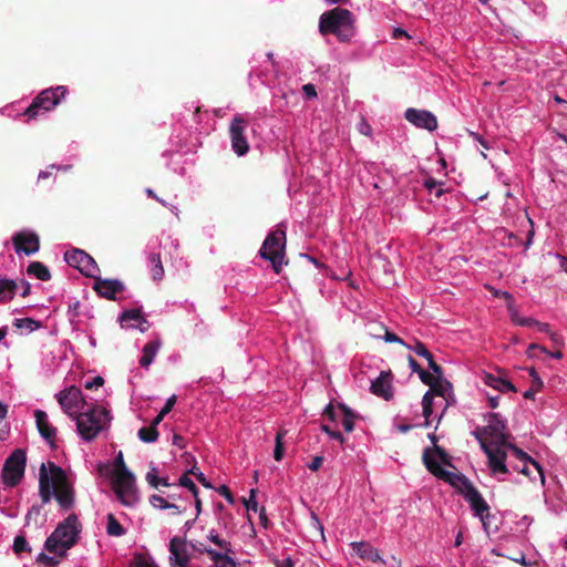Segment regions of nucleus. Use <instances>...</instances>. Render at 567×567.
Listing matches in <instances>:
<instances>
[{
  "label": "nucleus",
  "mask_w": 567,
  "mask_h": 567,
  "mask_svg": "<svg viewBox=\"0 0 567 567\" xmlns=\"http://www.w3.org/2000/svg\"><path fill=\"white\" fill-rule=\"evenodd\" d=\"M434 453L437 454L444 464L451 465L447 453L441 446L434 445L433 449L426 447L423 451L422 461L426 470L439 480H442L456 488L470 504L475 516L480 517L484 528L487 529L488 519L491 517L489 506L478 489L464 474L444 470L435 460Z\"/></svg>",
  "instance_id": "nucleus-1"
},
{
  "label": "nucleus",
  "mask_w": 567,
  "mask_h": 567,
  "mask_svg": "<svg viewBox=\"0 0 567 567\" xmlns=\"http://www.w3.org/2000/svg\"><path fill=\"white\" fill-rule=\"evenodd\" d=\"M354 22L350 10L336 7L320 16L319 31L322 35L333 34L339 41L349 42L355 33Z\"/></svg>",
  "instance_id": "nucleus-2"
},
{
  "label": "nucleus",
  "mask_w": 567,
  "mask_h": 567,
  "mask_svg": "<svg viewBox=\"0 0 567 567\" xmlns=\"http://www.w3.org/2000/svg\"><path fill=\"white\" fill-rule=\"evenodd\" d=\"M80 530L81 525L76 515L71 514L47 538L44 548L50 553L64 556L65 551L76 544Z\"/></svg>",
  "instance_id": "nucleus-3"
},
{
  "label": "nucleus",
  "mask_w": 567,
  "mask_h": 567,
  "mask_svg": "<svg viewBox=\"0 0 567 567\" xmlns=\"http://www.w3.org/2000/svg\"><path fill=\"white\" fill-rule=\"evenodd\" d=\"M74 420L81 437L85 441H93L110 423L109 410L99 404H89L86 410L80 412Z\"/></svg>",
  "instance_id": "nucleus-4"
},
{
  "label": "nucleus",
  "mask_w": 567,
  "mask_h": 567,
  "mask_svg": "<svg viewBox=\"0 0 567 567\" xmlns=\"http://www.w3.org/2000/svg\"><path fill=\"white\" fill-rule=\"evenodd\" d=\"M112 486L117 498L125 506H131L136 502L135 476L126 467L122 452L117 454L114 461Z\"/></svg>",
  "instance_id": "nucleus-5"
},
{
  "label": "nucleus",
  "mask_w": 567,
  "mask_h": 567,
  "mask_svg": "<svg viewBox=\"0 0 567 567\" xmlns=\"http://www.w3.org/2000/svg\"><path fill=\"white\" fill-rule=\"evenodd\" d=\"M285 250L286 231L281 228H277L266 237L259 250V255L261 258L271 262L276 274H280L285 259Z\"/></svg>",
  "instance_id": "nucleus-6"
},
{
  "label": "nucleus",
  "mask_w": 567,
  "mask_h": 567,
  "mask_svg": "<svg viewBox=\"0 0 567 567\" xmlns=\"http://www.w3.org/2000/svg\"><path fill=\"white\" fill-rule=\"evenodd\" d=\"M68 93V89L63 85L50 87L39 93L25 110L24 115L29 118H35L40 114L53 110Z\"/></svg>",
  "instance_id": "nucleus-7"
},
{
  "label": "nucleus",
  "mask_w": 567,
  "mask_h": 567,
  "mask_svg": "<svg viewBox=\"0 0 567 567\" xmlns=\"http://www.w3.org/2000/svg\"><path fill=\"white\" fill-rule=\"evenodd\" d=\"M27 454L22 449H16L4 461L1 480L3 485L16 487L24 476Z\"/></svg>",
  "instance_id": "nucleus-8"
},
{
  "label": "nucleus",
  "mask_w": 567,
  "mask_h": 567,
  "mask_svg": "<svg viewBox=\"0 0 567 567\" xmlns=\"http://www.w3.org/2000/svg\"><path fill=\"white\" fill-rule=\"evenodd\" d=\"M49 470L55 499L62 508L70 509L74 504V492L64 470L53 462H49Z\"/></svg>",
  "instance_id": "nucleus-9"
},
{
  "label": "nucleus",
  "mask_w": 567,
  "mask_h": 567,
  "mask_svg": "<svg viewBox=\"0 0 567 567\" xmlns=\"http://www.w3.org/2000/svg\"><path fill=\"white\" fill-rule=\"evenodd\" d=\"M505 430V420H503L498 413H491L488 415V424L483 427H478L474 432V435L477 440L481 436L483 440L487 441V443L504 445L507 444L509 436Z\"/></svg>",
  "instance_id": "nucleus-10"
},
{
  "label": "nucleus",
  "mask_w": 567,
  "mask_h": 567,
  "mask_svg": "<svg viewBox=\"0 0 567 567\" xmlns=\"http://www.w3.org/2000/svg\"><path fill=\"white\" fill-rule=\"evenodd\" d=\"M56 398L64 413L72 419L80 413V410H84L89 405L82 391L74 385L61 391Z\"/></svg>",
  "instance_id": "nucleus-11"
},
{
  "label": "nucleus",
  "mask_w": 567,
  "mask_h": 567,
  "mask_svg": "<svg viewBox=\"0 0 567 567\" xmlns=\"http://www.w3.org/2000/svg\"><path fill=\"white\" fill-rule=\"evenodd\" d=\"M478 442L487 456L488 467L491 468L492 473L507 474L509 470L506 465L507 454L505 451V445L487 443V441L483 440L481 436L478 437Z\"/></svg>",
  "instance_id": "nucleus-12"
},
{
  "label": "nucleus",
  "mask_w": 567,
  "mask_h": 567,
  "mask_svg": "<svg viewBox=\"0 0 567 567\" xmlns=\"http://www.w3.org/2000/svg\"><path fill=\"white\" fill-rule=\"evenodd\" d=\"M64 260L69 266L76 268L81 274L86 277L95 278L99 271L96 261L82 249H72L64 254Z\"/></svg>",
  "instance_id": "nucleus-13"
},
{
  "label": "nucleus",
  "mask_w": 567,
  "mask_h": 567,
  "mask_svg": "<svg viewBox=\"0 0 567 567\" xmlns=\"http://www.w3.org/2000/svg\"><path fill=\"white\" fill-rule=\"evenodd\" d=\"M247 126V120L240 114H236L229 125L231 147L238 156H243L249 151V144L244 135Z\"/></svg>",
  "instance_id": "nucleus-14"
},
{
  "label": "nucleus",
  "mask_w": 567,
  "mask_h": 567,
  "mask_svg": "<svg viewBox=\"0 0 567 567\" xmlns=\"http://www.w3.org/2000/svg\"><path fill=\"white\" fill-rule=\"evenodd\" d=\"M404 117L408 122L415 125L419 128H425L427 131H434L437 127V121L433 113L426 110L408 109L404 113Z\"/></svg>",
  "instance_id": "nucleus-15"
},
{
  "label": "nucleus",
  "mask_w": 567,
  "mask_h": 567,
  "mask_svg": "<svg viewBox=\"0 0 567 567\" xmlns=\"http://www.w3.org/2000/svg\"><path fill=\"white\" fill-rule=\"evenodd\" d=\"M12 243L17 252H24L27 256L37 252L40 248L39 236L34 233H17Z\"/></svg>",
  "instance_id": "nucleus-16"
},
{
  "label": "nucleus",
  "mask_w": 567,
  "mask_h": 567,
  "mask_svg": "<svg viewBox=\"0 0 567 567\" xmlns=\"http://www.w3.org/2000/svg\"><path fill=\"white\" fill-rule=\"evenodd\" d=\"M169 560L172 565L177 567H187L189 563V555L187 551V543L184 538L173 537L169 542Z\"/></svg>",
  "instance_id": "nucleus-17"
},
{
  "label": "nucleus",
  "mask_w": 567,
  "mask_h": 567,
  "mask_svg": "<svg viewBox=\"0 0 567 567\" xmlns=\"http://www.w3.org/2000/svg\"><path fill=\"white\" fill-rule=\"evenodd\" d=\"M370 390L374 395L390 401L393 398L391 371H382L380 375L372 381Z\"/></svg>",
  "instance_id": "nucleus-18"
},
{
  "label": "nucleus",
  "mask_w": 567,
  "mask_h": 567,
  "mask_svg": "<svg viewBox=\"0 0 567 567\" xmlns=\"http://www.w3.org/2000/svg\"><path fill=\"white\" fill-rule=\"evenodd\" d=\"M93 289L99 296L109 300H115L116 293L123 291L124 286L118 280L95 278Z\"/></svg>",
  "instance_id": "nucleus-19"
},
{
  "label": "nucleus",
  "mask_w": 567,
  "mask_h": 567,
  "mask_svg": "<svg viewBox=\"0 0 567 567\" xmlns=\"http://www.w3.org/2000/svg\"><path fill=\"white\" fill-rule=\"evenodd\" d=\"M35 424L40 435L54 447V437L56 429L48 421V414L42 410L34 411Z\"/></svg>",
  "instance_id": "nucleus-20"
},
{
  "label": "nucleus",
  "mask_w": 567,
  "mask_h": 567,
  "mask_svg": "<svg viewBox=\"0 0 567 567\" xmlns=\"http://www.w3.org/2000/svg\"><path fill=\"white\" fill-rule=\"evenodd\" d=\"M206 555L214 563V567H238L236 563V553L218 551L215 549H207Z\"/></svg>",
  "instance_id": "nucleus-21"
},
{
  "label": "nucleus",
  "mask_w": 567,
  "mask_h": 567,
  "mask_svg": "<svg viewBox=\"0 0 567 567\" xmlns=\"http://www.w3.org/2000/svg\"><path fill=\"white\" fill-rule=\"evenodd\" d=\"M120 321L123 327H136L140 328L142 332L147 329L146 327H143V324L147 323V321L138 309L124 311L120 317Z\"/></svg>",
  "instance_id": "nucleus-22"
},
{
  "label": "nucleus",
  "mask_w": 567,
  "mask_h": 567,
  "mask_svg": "<svg viewBox=\"0 0 567 567\" xmlns=\"http://www.w3.org/2000/svg\"><path fill=\"white\" fill-rule=\"evenodd\" d=\"M351 546H352L353 550L355 551V554L360 558L365 559V560H371V561H374V563L375 561L384 563L381 559V556H380L378 549H375L369 543H367V542L352 543Z\"/></svg>",
  "instance_id": "nucleus-23"
},
{
  "label": "nucleus",
  "mask_w": 567,
  "mask_h": 567,
  "mask_svg": "<svg viewBox=\"0 0 567 567\" xmlns=\"http://www.w3.org/2000/svg\"><path fill=\"white\" fill-rule=\"evenodd\" d=\"M51 474H48L45 464L43 463L40 467L39 477V494L43 503H49L52 497V494H54V492H52L51 489Z\"/></svg>",
  "instance_id": "nucleus-24"
},
{
  "label": "nucleus",
  "mask_w": 567,
  "mask_h": 567,
  "mask_svg": "<svg viewBox=\"0 0 567 567\" xmlns=\"http://www.w3.org/2000/svg\"><path fill=\"white\" fill-rule=\"evenodd\" d=\"M484 382L488 386H491L499 392H506V391L516 392L517 391L516 386L511 381L503 379L501 377L491 374V373H486L484 375Z\"/></svg>",
  "instance_id": "nucleus-25"
},
{
  "label": "nucleus",
  "mask_w": 567,
  "mask_h": 567,
  "mask_svg": "<svg viewBox=\"0 0 567 567\" xmlns=\"http://www.w3.org/2000/svg\"><path fill=\"white\" fill-rule=\"evenodd\" d=\"M162 343L159 340H152L150 342H147L144 348H143V354L140 359V364L143 367V368H148L154 358L156 357L159 348H161Z\"/></svg>",
  "instance_id": "nucleus-26"
},
{
  "label": "nucleus",
  "mask_w": 567,
  "mask_h": 567,
  "mask_svg": "<svg viewBox=\"0 0 567 567\" xmlns=\"http://www.w3.org/2000/svg\"><path fill=\"white\" fill-rule=\"evenodd\" d=\"M434 395L443 396L446 403H450L452 399L453 388L452 383L445 379H437L436 383L431 384L430 389Z\"/></svg>",
  "instance_id": "nucleus-27"
},
{
  "label": "nucleus",
  "mask_w": 567,
  "mask_h": 567,
  "mask_svg": "<svg viewBox=\"0 0 567 567\" xmlns=\"http://www.w3.org/2000/svg\"><path fill=\"white\" fill-rule=\"evenodd\" d=\"M17 288L18 285L14 280L0 278V302L12 300Z\"/></svg>",
  "instance_id": "nucleus-28"
},
{
  "label": "nucleus",
  "mask_w": 567,
  "mask_h": 567,
  "mask_svg": "<svg viewBox=\"0 0 567 567\" xmlns=\"http://www.w3.org/2000/svg\"><path fill=\"white\" fill-rule=\"evenodd\" d=\"M27 272L31 276L37 277L38 279H40L42 281H48L51 279V274H50L49 268L40 261H32L28 266Z\"/></svg>",
  "instance_id": "nucleus-29"
},
{
  "label": "nucleus",
  "mask_w": 567,
  "mask_h": 567,
  "mask_svg": "<svg viewBox=\"0 0 567 567\" xmlns=\"http://www.w3.org/2000/svg\"><path fill=\"white\" fill-rule=\"evenodd\" d=\"M157 425L158 424H154V421H152L150 426L141 427L137 432L138 439L145 443H153L157 441L159 435Z\"/></svg>",
  "instance_id": "nucleus-30"
},
{
  "label": "nucleus",
  "mask_w": 567,
  "mask_h": 567,
  "mask_svg": "<svg viewBox=\"0 0 567 567\" xmlns=\"http://www.w3.org/2000/svg\"><path fill=\"white\" fill-rule=\"evenodd\" d=\"M148 260L152 264V278L155 281H159L164 277V267L161 260L159 254L151 252Z\"/></svg>",
  "instance_id": "nucleus-31"
},
{
  "label": "nucleus",
  "mask_w": 567,
  "mask_h": 567,
  "mask_svg": "<svg viewBox=\"0 0 567 567\" xmlns=\"http://www.w3.org/2000/svg\"><path fill=\"white\" fill-rule=\"evenodd\" d=\"M504 445H505L506 450H509L519 462L520 461H530V464L542 474V468H540L539 464L537 462H535L534 460H532V457L528 456L524 451H522L516 445L509 443L508 441H507V444H504Z\"/></svg>",
  "instance_id": "nucleus-32"
},
{
  "label": "nucleus",
  "mask_w": 567,
  "mask_h": 567,
  "mask_svg": "<svg viewBox=\"0 0 567 567\" xmlns=\"http://www.w3.org/2000/svg\"><path fill=\"white\" fill-rule=\"evenodd\" d=\"M106 533L110 536L120 537L125 534V528L120 524L113 514L107 515Z\"/></svg>",
  "instance_id": "nucleus-33"
},
{
  "label": "nucleus",
  "mask_w": 567,
  "mask_h": 567,
  "mask_svg": "<svg viewBox=\"0 0 567 567\" xmlns=\"http://www.w3.org/2000/svg\"><path fill=\"white\" fill-rule=\"evenodd\" d=\"M150 503L154 507H159L162 509L173 508V509H175V514H181L184 512V509H182L179 506L167 502L165 498H163L162 496L156 495V494H154L150 497Z\"/></svg>",
  "instance_id": "nucleus-34"
},
{
  "label": "nucleus",
  "mask_w": 567,
  "mask_h": 567,
  "mask_svg": "<svg viewBox=\"0 0 567 567\" xmlns=\"http://www.w3.org/2000/svg\"><path fill=\"white\" fill-rule=\"evenodd\" d=\"M207 538L212 543H214L216 546H218L220 551L226 550L227 553H233V546H231L230 542L219 537V535L214 529H212L209 532Z\"/></svg>",
  "instance_id": "nucleus-35"
},
{
  "label": "nucleus",
  "mask_w": 567,
  "mask_h": 567,
  "mask_svg": "<svg viewBox=\"0 0 567 567\" xmlns=\"http://www.w3.org/2000/svg\"><path fill=\"white\" fill-rule=\"evenodd\" d=\"M287 434V431L286 430H279L277 435H276V444H275V450H274V458L276 461H281L282 457H284V454H285V446H284V437L285 435Z\"/></svg>",
  "instance_id": "nucleus-36"
},
{
  "label": "nucleus",
  "mask_w": 567,
  "mask_h": 567,
  "mask_svg": "<svg viewBox=\"0 0 567 567\" xmlns=\"http://www.w3.org/2000/svg\"><path fill=\"white\" fill-rule=\"evenodd\" d=\"M176 400H177V396L175 394H173L172 396H169L167 400H166V403L165 405L163 406V409L159 411V413L153 419L154 421V424H159L165 415H167L174 408L175 403H176Z\"/></svg>",
  "instance_id": "nucleus-37"
},
{
  "label": "nucleus",
  "mask_w": 567,
  "mask_h": 567,
  "mask_svg": "<svg viewBox=\"0 0 567 567\" xmlns=\"http://www.w3.org/2000/svg\"><path fill=\"white\" fill-rule=\"evenodd\" d=\"M13 326L18 329L24 328L31 332V331L40 328L41 323L39 321H35L32 318H22V319H16L13 321Z\"/></svg>",
  "instance_id": "nucleus-38"
},
{
  "label": "nucleus",
  "mask_w": 567,
  "mask_h": 567,
  "mask_svg": "<svg viewBox=\"0 0 567 567\" xmlns=\"http://www.w3.org/2000/svg\"><path fill=\"white\" fill-rule=\"evenodd\" d=\"M487 289L489 292L496 297V298H504L506 300V306L508 311H513L514 309V298L513 296L507 291L498 290L492 286H487Z\"/></svg>",
  "instance_id": "nucleus-39"
},
{
  "label": "nucleus",
  "mask_w": 567,
  "mask_h": 567,
  "mask_svg": "<svg viewBox=\"0 0 567 567\" xmlns=\"http://www.w3.org/2000/svg\"><path fill=\"white\" fill-rule=\"evenodd\" d=\"M424 187L430 192H434L435 197H441L444 194V189L442 188V184L435 181L433 177H427L424 183Z\"/></svg>",
  "instance_id": "nucleus-40"
},
{
  "label": "nucleus",
  "mask_w": 567,
  "mask_h": 567,
  "mask_svg": "<svg viewBox=\"0 0 567 567\" xmlns=\"http://www.w3.org/2000/svg\"><path fill=\"white\" fill-rule=\"evenodd\" d=\"M12 549L17 555H20L24 551H31L25 537L22 535H19L14 538Z\"/></svg>",
  "instance_id": "nucleus-41"
},
{
  "label": "nucleus",
  "mask_w": 567,
  "mask_h": 567,
  "mask_svg": "<svg viewBox=\"0 0 567 567\" xmlns=\"http://www.w3.org/2000/svg\"><path fill=\"white\" fill-rule=\"evenodd\" d=\"M406 348L413 350L417 355L426 359L427 363L430 362V360L434 359L433 354L427 350L425 344L421 341H416L414 347L406 346Z\"/></svg>",
  "instance_id": "nucleus-42"
},
{
  "label": "nucleus",
  "mask_w": 567,
  "mask_h": 567,
  "mask_svg": "<svg viewBox=\"0 0 567 567\" xmlns=\"http://www.w3.org/2000/svg\"><path fill=\"white\" fill-rule=\"evenodd\" d=\"M178 484L189 489L194 497H197L198 488L193 482V480L189 477V474L187 472L179 477Z\"/></svg>",
  "instance_id": "nucleus-43"
},
{
  "label": "nucleus",
  "mask_w": 567,
  "mask_h": 567,
  "mask_svg": "<svg viewBox=\"0 0 567 567\" xmlns=\"http://www.w3.org/2000/svg\"><path fill=\"white\" fill-rule=\"evenodd\" d=\"M320 429L322 432L327 433L331 439L338 441L340 444L346 442L344 436L339 431L332 430L329 425L321 424Z\"/></svg>",
  "instance_id": "nucleus-44"
},
{
  "label": "nucleus",
  "mask_w": 567,
  "mask_h": 567,
  "mask_svg": "<svg viewBox=\"0 0 567 567\" xmlns=\"http://www.w3.org/2000/svg\"><path fill=\"white\" fill-rule=\"evenodd\" d=\"M187 473L194 475L203 486L207 488L213 487L210 482L205 477V475L199 471L198 467L193 466Z\"/></svg>",
  "instance_id": "nucleus-45"
},
{
  "label": "nucleus",
  "mask_w": 567,
  "mask_h": 567,
  "mask_svg": "<svg viewBox=\"0 0 567 567\" xmlns=\"http://www.w3.org/2000/svg\"><path fill=\"white\" fill-rule=\"evenodd\" d=\"M256 489H250V496L249 499L244 498V504L248 512H258V503L256 502Z\"/></svg>",
  "instance_id": "nucleus-46"
},
{
  "label": "nucleus",
  "mask_w": 567,
  "mask_h": 567,
  "mask_svg": "<svg viewBox=\"0 0 567 567\" xmlns=\"http://www.w3.org/2000/svg\"><path fill=\"white\" fill-rule=\"evenodd\" d=\"M417 374H419L421 381L424 384L429 385L430 388H431V384H434L437 381V379H435V377L433 374L429 373L424 369H421Z\"/></svg>",
  "instance_id": "nucleus-47"
},
{
  "label": "nucleus",
  "mask_w": 567,
  "mask_h": 567,
  "mask_svg": "<svg viewBox=\"0 0 567 567\" xmlns=\"http://www.w3.org/2000/svg\"><path fill=\"white\" fill-rule=\"evenodd\" d=\"M381 329H383L385 331L384 337H383L385 342L401 343L406 347V344L403 342V340L400 337H398L395 333L389 331L384 327H381Z\"/></svg>",
  "instance_id": "nucleus-48"
},
{
  "label": "nucleus",
  "mask_w": 567,
  "mask_h": 567,
  "mask_svg": "<svg viewBox=\"0 0 567 567\" xmlns=\"http://www.w3.org/2000/svg\"><path fill=\"white\" fill-rule=\"evenodd\" d=\"M37 561L49 565V566H55L59 564V559L55 557H51L44 553L39 554Z\"/></svg>",
  "instance_id": "nucleus-49"
},
{
  "label": "nucleus",
  "mask_w": 567,
  "mask_h": 567,
  "mask_svg": "<svg viewBox=\"0 0 567 567\" xmlns=\"http://www.w3.org/2000/svg\"><path fill=\"white\" fill-rule=\"evenodd\" d=\"M104 384V379L100 375L94 377L92 380L85 382L84 388L87 390L97 389Z\"/></svg>",
  "instance_id": "nucleus-50"
},
{
  "label": "nucleus",
  "mask_w": 567,
  "mask_h": 567,
  "mask_svg": "<svg viewBox=\"0 0 567 567\" xmlns=\"http://www.w3.org/2000/svg\"><path fill=\"white\" fill-rule=\"evenodd\" d=\"M217 492L224 496L228 503L230 504H234L235 502V498L233 496V493L230 491V488L227 486V485H220L218 488H217Z\"/></svg>",
  "instance_id": "nucleus-51"
},
{
  "label": "nucleus",
  "mask_w": 567,
  "mask_h": 567,
  "mask_svg": "<svg viewBox=\"0 0 567 567\" xmlns=\"http://www.w3.org/2000/svg\"><path fill=\"white\" fill-rule=\"evenodd\" d=\"M146 481L152 487L156 488L159 485V478L155 468H152L150 472H147Z\"/></svg>",
  "instance_id": "nucleus-52"
},
{
  "label": "nucleus",
  "mask_w": 567,
  "mask_h": 567,
  "mask_svg": "<svg viewBox=\"0 0 567 567\" xmlns=\"http://www.w3.org/2000/svg\"><path fill=\"white\" fill-rule=\"evenodd\" d=\"M429 368L433 371L435 374V379H443V369L440 364L435 362V360H430Z\"/></svg>",
  "instance_id": "nucleus-53"
},
{
  "label": "nucleus",
  "mask_w": 567,
  "mask_h": 567,
  "mask_svg": "<svg viewBox=\"0 0 567 567\" xmlns=\"http://www.w3.org/2000/svg\"><path fill=\"white\" fill-rule=\"evenodd\" d=\"M357 417H342L341 424L347 433H351L354 429V421Z\"/></svg>",
  "instance_id": "nucleus-54"
},
{
  "label": "nucleus",
  "mask_w": 567,
  "mask_h": 567,
  "mask_svg": "<svg viewBox=\"0 0 567 567\" xmlns=\"http://www.w3.org/2000/svg\"><path fill=\"white\" fill-rule=\"evenodd\" d=\"M338 408L343 414V417H358L357 413L344 403H338Z\"/></svg>",
  "instance_id": "nucleus-55"
},
{
  "label": "nucleus",
  "mask_w": 567,
  "mask_h": 567,
  "mask_svg": "<svg viewBox=\"0 0 567 567\" xmlns=\"http://www.w3.org/2000/svg\"><path fill=\"white\" fill-rule=\"evenodd\" d=\"M302 92L308 99H313L317 96L316 86L311 83L305 84L302 86Z\"/></svg>",
  "instance_id": "nucleus-56"
},
{
  "label": "nucleus",
  "mask_w": 567,
  "mask_h": 567,
  "mask_svg": "<svg viewBox=\"0 0 567 567\" xmlns=\"http://www.w3.org/2000/svg\"><path fill=\"white\" fill-rule=\"evenodd\" d=\"M535 350H539L542 352H547V349L543 346H539L537 343H530L526 350V354L529 358H534L536 354L534 353Z\"/></svg>",
  "instance_id": "nucleus-57"
},
{
  "label": "nucleus",
  "mask_w": 567,
  "mask_h": 567,
  "mask_svg": "<svg viewBox=\"0 0 567 567\" xmlns=\"http://www.w3.org/2000/svg\"><path fill=\"white\" fill-rule=\"evenodd\" d=\"M548 336L556 348H560L564 346V338L557 332L551 331Z\"/></svg>",
  "instance_id": "nucleus-58"
},
{
  "label": "nucleus",
  "mask_w": 567,
  "mask_h": 567,
  "mask_svg": "<svg viewBox=\"0 0 567 567\" xmlns=\"http://www.w3.org/2000/svg\"><path fill=\"white\" fill-rule=\"evenodd\" d=\"M522 462V466L519 465H514L513 468L526 476H529L530 473H529V470H528V463H530V461H520Z\"/></svg>",
  "instance_id": "nucleus-59"
},
{
  "label": "nucleus",
  "mask_w": 567,
  "mask_h": 567,
  "mask_svg": "<svg viewBox=\"0 0 567 567\" xmlns=\"http://www.w3.org/2000/svg\"><path fill=\"white\" fill-rule=\"evenodd\" d=\"M322 463H323L322 456H315L312 458L311 463L309 464V468L313 472L318 471L321 467Z\"/></svg>",
  "instance_id": "nucleus-60"
},
{
  "label": "nucleus",
  "mask_w": 567,
  "mask_h": 567,
  "mask_svg": "<svg viewBox=\"0 0 567 567\" xmlns=\"http://www.w3.org/2000/svg\"><path fill=\"white\" fill-rule=\"evenodd\" d=\"M517 324L522 327H536L538 324V321L533 318H524L517 320Z\"/></svg>",
  "instance_id": "nucleus-61"
},
{
  "label": "nucleus",
  "mask_w": 567,
  "mask_h": 567,
  "mask_svg": "<svg viewBox=\"0 0 567 567\" xmlns=\"http://www.w3.org/2000/svg\"><path fill=\"white\" fill-rule=\"evenodd\" d=\"M433 392L429 390L422 398V406L433 405Z\"/></svg>",
  "instance_id": "nucleus-62"
},
{
  "label": "nucleus",
  "mask_w": 567,
  "mask_h": 567,
  "mask_svg": "<svg viewBox=\"0 0 567 567\" xmlns=\"http://www.w3.org/2000/svg\"><path fill=\"white\" fill-rule=\"evenodd\" d=\"M323 415L329 417L331 421H336V411H334L332 403H329L326 406V409L323 411Z\"/></svg>",
  "instance_id": "nucleus-63"
},
{
  "label": "nucleus",
  "mask_w": 567,
  "mask_h": 567,
  "mask_svg": "<svg viewBox=\"0 0 567 567\" xmlns=\"http://www.w3.org/2000/svg\"><path fill=\"white\" fill-rule=\"evenodd\" d=\"M409 365L411 370L415 373H419V371L422 369L421 365L417 363V361L412 357H408Z\"/></svg>",
  "instance_id": "nucleus-64"
}]
</instances>
